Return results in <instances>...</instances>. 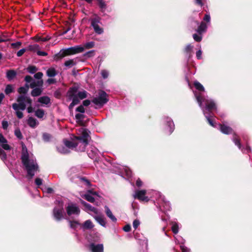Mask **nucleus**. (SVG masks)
I'll use <instances>...</instances> for the list:
<instances>
[{"instance_id":"nucleus-63","label":"nucleus","mask_w":252,"mask_h":252,"mask_svg":"<svg viewBox=\"0 0 252 252\" xmlns=\"http://www.w3.org/2000/svg\"><path fill=\"white\" fill-rule=\"evenodd\" d=\"M125 171H126V175L128 177L131 176V175H132L131 171L129 169L126 168L125 169Z\"/></svg>"},{"instance_id":"nucleus-3","label":"nucleus","mask_w":252,"mask_h":252,"mask_svg":"<svg viewBox=\"0 0 252 252\" xmlns=\"http://www.w3.org/2000/svg\"><path fill=\"white\" fill-rule=\"evenodd\" d=\"M22 163L27 172V178L31 179L39 169L35 158L32 155H29L25 145H22L21 156Z\"/></svg>"},{"instance_id":"nucleus-8","label":"nucleus","mask_w":252,"mask_h":252,"mask_svg":"<svg viewBox=\"0 0 252 252\" xmlns=\"http://www.w3.org/2000/svg\"><path fill=\"white\" fill-rule=\"evenodd\" d=\"M100 18L98 16H94L90 19L91 26L93 28L94 32L97 34H101L103 32V29L100 26Z\"/></svg>"},{"instance_id":"nucleus-57","label":"nucleus","mask_w":252,"mask_h":252,"mask_svg":"<svg viewBox=\"0 0 252 252\" xmlns=\"http://www.w3.org/2000/svg\"><path fill=\"white\" fill-rule=\"evenodd\" d=\"M47 83H48L49 85L55 84L56 83V80L54 78H49L47 79L46 81Z\"/></svg>"},{"instance_id":"nucleus-44","label":"nucleus","mask_w":252,"mask_h":252,"mask_svg":"<svg viewBox=\"0 0 252 252\" xmlns=\"http://www.w3.org/2000/svg\"><path fill=\"white\" fill-rule=\"evenodd\" d=\"M43 139L45 142L49 141L51 139V135L47 133H44L42 135Z\"/></svg>"},{"instance_id":"nucleus-15","label":"nucleus","mask_w":252,"mask_h":252,"mask_svg":"<svg viewBox=\"0 0 252 252\" xmlns=\"http://www.w3.org/2000/svg\"><path fill=\"white\" fill-rule=\"evenodd\" d=\"M81 202L85 207L86 209L88 211H89L93 213L94 214V215H97L98 213V212H99L97 209L92 206L90 204H88L85 201L81 200Z\"/></svg>"},{"instance_id":"nucleus-59","label":"nucleus","mask_w":252,"mask_h":252,"mask_svg":"<svg viewBox=\"0 0 252 252\" xmlns=\"http://www.w3.org/2000/svg\"><path fill=\"white\" fill-rule=\"evenodd\" d=\"M25 80L27 83H31L33 80L31 76L27 75L25 77Z\"/></svg>"},{"instance_id":"nucleus-21","label":"nucleus","mask_w":252,"mask_h":252,"mask_svg":"<svg viewBox=\"0 0 252 252\" xmlns=\"http://www.w3.org/2000/svg\"><path fill=\"white\" fill-rule=\"evenodd\" d=\"M98 153V150L94 147H91L90 149L88 151V155L92 159H93L95 156L97 155Z\"/></svg>"},{"instance_id":"nucleus-34","label":"nucleus","mask_w":252,"mask_h":252,"mask_svg":"<svg viewBox=\"0 0 252 252\" xmlns=\"http://www.w3.org/2000/svg\"><path fill=\"white\" fill-rule=\"evenodd\" d=\"M83 227L86 229H91L94 227V225L92 221L90 220H88L85 221L83 225Z\"/></svg>"},{"instance_id":"nucleus-5","label":"nucleus","mask_w":252,"mask_h":252,"mask_svg":"<svg viewBox=\"0 0 252 252\" xmlns=\"http://www.w3.org/2000/svg\"><path fill=\"white\" fill-rule=\"evenodd\" d=\"M56 204L53 211V217L56 220L60 221L64 218L63 202L57 200Z\"/></svg>"},{"instance_id":"nucleus-39","label":"nucleus","mask_w":252,"mask_h":252,"mask_svg":"<svg viewBox=\"0 0 252 252\" xmlns=\"http://www.w3.org/2000/svg\"><path fill=\"white\" fill-rule=\"evenodd\" d=\"M13 92V87L12 85H7L5 89V93L6 94H9Z\"/></svg>"},{"instance_id":"nucleus-50","label":"nucleus","mask_w":252,"mask_h":252,"mask_svg":"<svg viewBox=\"0 0 252 252\" xmlns=\"http://www.w3.org/2000/svg\"><path fill=\"white\" fill-rule=\"evenodd\" d=\"M140 224V222L139 220L136 219L133 220L132 225H133V228L135 229H136L139 226Z\"/></svg>"},{"instance_id":"nucleus-14","label":"nucleus","mask_w":252,"mask_h":252,"mask_svg":"<svg viewBox=\"0 0 252 252\" xmlns=\"http://www.w3.org/2000/svg\"><path fill=\"white\" fill-rule=\"evenodd\" d=\"M89 249L92 252H103V244H95L91 243L89 245Z\"/></svg>"},{"instance_id":"nucleus-2","label":"nucleus","mask_w":252,"mask_h":252,"mask_svg":"<svg viewBox=\"0 0 252 252\" xmlns=\"http://www.w3.org/2000/svg\"><path fill=\"white\" fill-rule=\"evenodd\" d=\"M194 94L197 101L202 109L208 123L211 126L217 127L218 125L215 124L212 119L213 117V114L212 113V111L216 110L217 108L216 103L213 100L203 97L201 94H197L196 92H194Z\"/></svg>"},{"instance_id":"nucleus-18","label":"nucleus","mask_w":252,"mask_h":252,"mask_svg":"<svg viewBox=\"0 0 252 252\" xmlns=\"http://www.w3.org/2000/svg\"><path fill=\"white\" fill-rule=\"evenodd\" d=\"M218 126L220 131L224 134H228L232 132V129L229 126L220 124H219Z\"/></svg>"},{"instance_id":"nucleus-20","label":"nucleus","mask_w":252,"mask_h":252,"mask_svg":"<svg viewBox=\"0 0 252 252\" xmlns=\"http://www.w3.org/2000/svg\"><path fill=\"white\" fill-rule=\"evenodd\" d=\"M28 125L32 128H35L38 125V122L35 118L30 117L27 120Z\"/></svg>"},{"instance_id":"nucleus-23","label":"nucleus","mask_w":252,"mask_h":252,"mask_svg":"<svg viewBox=\"0 0 252 252\" xmlns=\"http://www.w3.org/2000/svg\"><path fill=\"white\" fill-rule=\"evenodd\" d=\"M17 75L16 72L13 69L9 70L6 72V78L9 81L13 80Z\"/></svg>"},{"instance_id":"nucleus-6","label":"nucleus","mask_w":252,"mask_h":252,"mask_svg":"<svg viewBox=\"0 0 252 252\" xmlns=\"http://www.w3.org/2000/svg\"><path fill=\"white\" fill-rule=\"evenodd\" d=\"M154 193L158 196L157 201L159 209L162 211H170V204L168 201L165 200L164 196L158 192L154 191Z\"/></svg>"},{"instance_id":"nucleus-47","label":"nucleus","mask_w":252,"mask_h":252,"mask_svg":"<svg viewBox=\"0 0 252 252\" xmlns=\"http://www.w3.org/2000/svg\"><path fill=\"white\" fill-rule=\"evenodd\" d=\"M94 43L93 41L89 42L85 44L84 47L86 49H90L94 47Z\"/></svg>"},{"instance_id":"nucleus-32","label":"nucleus","mask_w":252,"mask_h":252,"mask_svg":"<svg viewBox=\"0 0 252 252\" xmlns=\"http://www.w3.org/2000/svg\"><path fill=\"white\" fill-rule=\"evenodd\" d=\"M77 96L78 97V98L80 99H83L84 98H85L87 96V92L86 91H79L78 92V90L77 91Z\"/></svg>"},{"instance_id":"nucleus-43","label":"nucleus","mask_w":252,"mask_h":252,"mask_svg":"<svg viewBox=\"0 0 252 252\" xmlns=\"http://www.w3.org/2000/svg\"><path fill=\"white\" fill-rule=\"evenodd\" d=\"M22 45V42L20 41H17L15 43H12L11 46L14 49H19Z\"/></svg>"},{"instance_id":"nucleus-46","label":"nucleus","mask_w":252,"mask_h":252,"mask_svg":"<svg viewBox=\"0 0 252 252\" xmlns=\"http://www.w3.org/2000/svg\"><path fill=\"white\" fill-rule=\"evenodd\" d=\"M101 75L103 78L106 79L109 76V72L107 70H102L101 71Z\"/></svg>"},{"instance_id":"nucleus-55","label":"nucleus","mask_w":252,"mask_h":252,"mask_svg":"<svg viewBox=\"0 0 252 252\" xmlns=\"http://www.w3.org/2000/svg\"><path fill=\"white\" fill-rule=\"evenodd\" d=\"M76 111L82 113H84L85 112V109L83 106L80 105L76 108Z\"/></svg>"},{"instance_id":"nucleus-28","label":"nucleus","mask_w":252,"mask_h":252,"mask_svg":"<svg viewBox=\"0 0 252 252\" xmlns=\"http://www.w3.org/2000/svg\"><path fill=\"white\" fill-rule=\"evenodd\" d=\"M38 102L47 105L50 103V99L46 96H41L38 99Z\"/></svg>"},{"instance_id":"nucleus-4","label":"nucleus","mask_w":252,"mask_h":252,"mask_svg":"<svg viewBox=\"0 0 252 252\" xmlns=\"http://www.w3.org/2000/svg\"><path fill=\"white\" fill-rule=\"evenodd\" d=\"M17 103L12 105V108L15 110V114L19 119L23 117V113L21 111L25 110L28 105H32V100L27 95H19L17 98Z\"/></svg>"},{"instance_id":"nucleus-11","label":"nucleus","mask_w":252,"mask_h":252,"mask_svg":"<svg viewBox=\"0 0 252 252\" xmlns=\"http://www.w3.org/2000/svg\"><path fill=\"white\" fill-rule=\"evenodd\" d=\"M66 212L68 216L78 215L80 213V209L76 205L70 203L66 208Z\"/></svg>"},{"instance_id":"nucleus-52","label":"nucleus","mask_w":252,"mask_h":252,"mask_svg":"<svg viewBox=\"0 0 252 252\" xmlns=\"http://www.w3.org/2000/svg\"><path fill=\"white\" fill-rule=\"evenodd\" d=\"M2 124V127L3 129L6 130L7 129L8 126V122L5 120H3L1 123Z\"/></svg>"},{"instance_id":"nucleus-45","label":"nucleus","mask_w":252,"mask_h":252,"mask_svg":"<svg viewBox=\"0 0 252 252\" xmlns=\"http://www.w3.org/2000/svg\"><path fill=\"white\" fill-rule=\"evenodd\" d=\"M0 158L3 161H4L6 159V153L0 148Z\"/></svg>"},{"instance_id":"nucleus-61","label":"nucleus","mask_w":252,"mask_h":252,"mask_svg":"<svg viewBox=\"0 0 252 252\" xmlns=\"http://www.w3.org/2000/svg\"><path fill=\"white\" fill-rule=\"evenodd\" d=\"M43 191H46L48 193H52L53 192V189L51 188H47L43 189Z\"/></svg>"},{"instance_id":"nucleus-53","label":"nucleus","mask_w":252,"mask_h":252,"mask_svg":"<svg viewBox=\"0 0 252 252\" xmlns=\"http://www.w3.org/2000/svg\"><path fill=\"white\" fill-rule=\"evenodd\" d=\"M26 50H27V49L25 48H23L22 49H20L17 53V57H19L22 56L24 54V53L26 52Z\"/></svg>"},{"instance_id":"nucleus-56","label":"nucleus","mask_w":252,"mask_h":252,"mask_svg":"<svg viewBox=\"0 0 252 252\" xmlns=\"http://www.w3.org/2000/svg\"><path fill=\"white\" fill-rule=\"evenodd\" d=\"M35 183L37 186H39L42 184V180L40 178H37L35 180Z\"/></svg>"},{"instance_id":"nucleus-31","label":"nucleus","mask_w":252,"mask_h":252,"mask_svg":"<svg viewBox=\"0 0 252 252\" xmlns=\"http://www.w3.org/2000/svg\"><path fill=\"white\" fill-rule=\"evenodd\" d=\"M76 64V62L75 59H71L66 61L64 63V65L68 68L71 67Z\"/></svg>"},{"instance_id":"nucleus-9","label":"nucleus","mask_w":252,"mask_h":252,"mask_svg":"<svg viewBox=\"0 0 252 252\" xmlns=\"http://www.w3.org/2000/svg\"><path fill=\"white\" fill-rule=\"evenodd\" d=\"M77 88L76 87L71 88L68 91L67 95L70 100L74 104L76 105L79 102V98L77 96Z\"/></svg>"},{"instance_id":"nucleus-16","label":"nucleus","mask_w":252,"mask_h":252,"mask_svg":"<svg viewBox=\"0 0 252 252\" xmlns=\"http://www.w3.org/2000/svg\"><path fill=\"white\" fill-rule=\"evenodd\" d=\"M164 121L166 123L169 128L168 133L170 134L174 129V124L171 118L168 117L164 118Z\"/></svg>"},{"instance_id":"nucleus-12","label":"nucleus","mask_w":252,"mask_h":252,"mask_svg":"<svg viewBox=\"0 0 252 252\" xmlns=\"http://www.w3.org/2000/svg\"><path fill=\"white\" fill-rule=\"evenodd\" d=\"M232 141L235 143V144L238 146V148L243 153H249L251 151V148L248 146H246V148L245 149H242L241 145L240 144V139L238 138L236 134H234L232 138Z\"/></svg>"},{"instance_id":"nucleus-27","label":"nucleus","mask_w":252,"mask_h":252,"mask_svg":"<svg viewBox=\"0 0 252 252\" xmlns=\"http://www.w3.org/2000/svg\"><path fill=\"white\" fill-rule=\"evenodd\" d=\"M46 74L49 77H53L57 74V72L54 68L50 67L47 70Z\"/></svg>"},{"instance_id":"nucleus-33","label":"nucleus","mask_w":252,"mask_h":252,"mask_svg":"<svg viewBox=\"0 0 252 252\" xmlns=\"http://www.w3.org/2000/svg\"><path fill=\"white\" fill-rule=\"evenodd\" d=\"M39 46L37 44L30 45L27 47V50L31 51L32 52H36L39 49Z\"/></svg>"},{"instance_id":"nucleus-37","label":"nucleus","mask_w":252,"mask_h":252,"mask_svg":"<svg viewBox=\"0 0 252 252\" xmlns=\"http://www.w3.org/2000/svg\"><path fill=\"white\" fill-rule=\"evenodd\" d=\"M172 224V232L176 234L178 233L179 232V226H178V224L177 222H172L171 223Z\"/></svg>"},{"instance_id":"nucleus-48","label":"nucleus","mask_w":252,"mask_h":252,"mask_svg":"<svg viewBox=\"0 0 252 252\" xmlns=\"http://www.w3.org/2000/svg\"><path fill=\"white\" fill-rule=\"evenodd\" d=\"M98 1V5L101 9H105L106 7V4L103 0H97Z\"/></svg>"},{"instance_id":"nucleus-24","label":"nucleus","mask_w":252,"mask_h":252,"mask_svg":"<svg viewBox=\"0 0 252 252\" xmlns=\"http://www.w3.org/2000/svg\"><path fill=\"white\" fill-rule=\"evenodd\" d=\"M72 54L81 53L84 51V47L82 46H76L70 48Z\"/></svg>"},{"instance_id":"nucleus-30","label":"nucleus","mask_w":252,"mask_h":252,"mask_svg":"<svg viewBox=\"0 0 252 252\" xmlns=\"http://www.w3.org/2000/svg\"><path fill=\"white\" fill-rule=\"evenodd\" d=\"M42 91V90L41 88H34L32 90V91L31 92V94L32 96H34V97L37 96L41 94Z\"/></svg>"},{"instance_id":"nucleus-38","label":"nucleus","mask_w":252,"mask_h":252,"mask_svg":"<svg viewBox=\"0 0 252 252\" xmlns=\"http://www.w3.org/2000/svg\"><path fill=\"white\" fill-rule=\"evenodd\" d=\"M27 70L30 73L34 74L37 71V68L33 65H30L27 67Z\"/></svg>"},{"instance_id":"nucleus-42","label":"nucleus","mask_w":252,"mask_h":252,"mask_svg":"<svg viewBox=\"0 0 252 252\" xmlns=\"http://www.w3.org/2000/svg\"><path fill=\"white\" fill-rule=\"evenodd\" d=\"M14 134L18 139H22L23 138V135L19 128H17L15 130Z\"/></svg>"},{"instance_id":"nucleus-17","label":"nucleus","mask_w":252,"mask_h":252,"mask_svg":"<svg viewBox=\"0 0 252 252\" xmlns=\"http://www.w3.org/2000/svg\"><path fill=\"white\" fill-rule=\"evenodd\" d=\"M104 208L105 212L107 217H108L112 221L116 222L117 220V218L113 215L109 208L107 206H105Z\"/></svg>"},{"instance_id":"nucleus-51","label":"nucleus","mask_w":252,"mask_h":252,"mask_svg":"<svg viewBox=\"0 0 252 252\" xmlns=\"http://www.w3.org/2000/svg\"><path fill=\"white\" fill-rule=\"evenodd\" d=\"M84 118V115L80 114V113H77L75 115V118L77 120V122L81 121Z\"/></svg>"},{"instance_id":"nucleus-64","label":"nucleus","mask_w":252,"mask_h":252,"mask_svg":"<svg viewBox=\"0 0 252 252\" xmlns=\"http://www.w3.org/2000/svg\"><path fill=\"white\" fill-rule=\"evenodd\" d=\"M201 55H202V51H201V50H199L198 51H197L196 53V57L197 58V59H201L202 57H201Z\"/></svg>"},{"instance_id":"nucleus-40","label":"nucleus","mask_w":252,"mask_h":252,"mask_svg":"<svg viewBox=\"0 0 252 252\" xmlns=\"http://www.w3.org/2000/svg\"><path fill=\"white\" fill-rule=\"evenodd\" d=\"M70 226L71 228L76 229L79 225H80V223L77 221H69Z\"/></svg>"},{"instance_id":"nucleus-29","label":"nucleus","mask_w":252,"mask_h":252,"mask_svg":"<svg viewBox=\"0 0 252 252\" xmlns=\"http://www.w3.org/2000/svg\"><path fill=\"white\" fill-rule=\"evenodd\" d=\"M93 193L92 192L89 191L87 193L84 194L83 197L86 199L87 201L90 202H94V198L93 197Z\"/></svg>"},{"instance_id":"nucleus-60","label":"nucleus","mask_w":252,"mask_h":252,"mask_svg":"<svg viewBox=\"0 0 252 252\" xmlns=\"http://www.w3.org/2000/svg\"><path fill=\"white\" fill-rule=\"evenodd\" d=\"M180 248L182 252H190V250L183 245L180 246Z\"/></svg>"},{"instance_id":"nucleus-19","label":"nucleus","mask_w":252,"mask_h":252,"mask_svg":"<svg viewBox=\"0 0 252 252\" xmlns=\"http://www.w3.org/2000/svg\"><path fill=\"white\" fill-rule=\"evenodd\" d=\"M6 139L3 137L2 134L0 133V144L1 147L5 150H10V147L9 145L7 144Z\"/></svg>"},{"instance_id":"nucleus-13","label":"nucleus","mask_w":252,"mask_h":252,"mask_svg":"<svg viewBox=\"0 0 252 252\" xmlns=\"http://www.w3.org/2000/svg\"><path fill=\"white\" fill-rule=\"evenodd\" d=\"M92 216L100 225L104 227L106 226V219L99 212L97 215H93L92 214Z\"/></svg>"},{"instance_id":"nucleus-35","label":"nucleus","mask_w":252,"mask_h":252,"mask_svg":"<svg viewBox=\"0 0 252 252\" xmlns=\"http://www.w3.org/2000/svg\"><path fill=\"white\" fill-rule=\"evenodd\" d=\"M44 114V111L41 109H38L35 111V116L38 118H42Z\"/></svg>"},{"instance_id":"nucleus-26","label":"nucleus","mask_w":252,"mask_h":252,"mask_svg":"<svg viewBox=\"0 0 252 252\" xmlns=\"http://www.w3.org/2000/svg\"><path fill=\"white\" fill-rule=\"evenodd\" d=\"M43 81L42 80H38L37 81H35L34 80H32L30 84L29 87L31 88L34 89L36 87H41L43 85Z\"/></svg>"},{"instance_id":"nucleus-1","label":"nucleus","mask_w":252,"mask_h":252,"mask_svg":"<svg viewBox=\"0 0 252 252\" xmlns=\"http://www.w3.org/2000/svg\"><path fill=\"white\" fill-rule=\"evenodd\" d=\"M90 131L84 127H80L77 130V136H74L73 141L64 140V146L61 145L57 147V150L61 154L69 153V149L76 148L78 151H84L86 146L91 137Z\"/></svg>"},{"instance_id":"nucleus-10","label":"nucleus","mask_w":252,"mask_h":252,"mask_svg":"<svg viewBox=\"0 0 252 252\" xmlns=\"http://www.w3.org/2000/svg\"><path fill=\"white\" fill-rule=\"evenodd\" d=\"M146 190L144 189L137 190L135 191L133 196L135 199L136 198L140 201L148 202L149 199L148 196H146Z\"/></svg>"},{"instance_id":"nucleus-62","label":"nucleus","mask_w":252,"mask_h":252,"mask_svg":"<svg viewBox=\"0 0 252 252\" xmlns=\"http://www.w3.org/2000/svg\"><path fill=\"white\" fill-rule=\"evenodd\" d=\"M131 229V226L129 224H127L126 225H125L124 228H123V230L125 231V232H129Z\"/></svg>"},{"instance_id":"nucleus-58","label":"nucleus","mask_w":252,"mask_h":252,"mask_svg":"<svg viewBox=\"0 0 252 252\" xmlns=\"http://www.w3.org/2000/svg\"><path fill=\"white\" fill-rule=\"evenodd\" d=\"M37 55L39 56H46L48 54L46 52L37 50Z\"/></svg>"},{"instance_id":"nucleus-41","label":"nucleus","mask_w":252,"mask_h":252,"mask_svg":"<svg viewBox=\"0 0 252 252\" xmlns=\"http://www.w3.org/2000/svg\"><path fill=\"white\" fill-rule=\"evenodd\" d=\"M65 56L64 53H59L58 54H56L54 57V60L57 61L59 60H61Z\"/></svg>"},{"instance_id":"nucleus-25","label":"nucleus","mask_w":252,"mask_h":252,"mask_svg":"<svg viewBox=\"0 0 252 252\" xmlns=\"http://www.w3.org/2000/svg\"><path fill=\"white\" fill-rule=\"evenodd\" d=\"M29 88V86L26 84L25 86L20 87L18 90V92L20 95H26Z\"/></svg>"},{"instance_id":"nucleus-22","label":"nucleus","mask_w":252,"mask_h":252,"mask_svg":"<svg viewBox=\"0 0 252 252\" xmlns=\"http://www.w3.org/2000/svg\"><path fill=\"white\" fill-rule=\"evenodd\" d=\"M207 28L206 24L204 22H201L198 28L196 30V31L199 34L201 35L203 32H206Z\"/></svg>"},{"instance_id":"nucleus-54","label":"nucleus","mask_w":252,"mask_h":252,"mask_svg":"<svg viewBox=\"0 0 252 252\" xmlns=\"http://www.w3.org/2000/svg\"><path fill=\"white\" fill-rule=\"evenodd\" d=\"M43 76V73L41 72H38L34 75V77L35 79H40Z\"/></svg>"},{"instance_id":"nucleus-49","label":"nucleus","mask_w":252,"mask_h":252,"mask_svg":"<svg viewBox=\"0 0 252 252\" xmlns=\"http://www.w3.org/2000/svg\"><path fill=\"white\" fill-rule=\"evenodd\" d=\"M194 40L197 42H200L202 40V36L200 34L198 35L196 33L193 34Z\"/></svg>"},{"instance_id":"nucleus-7","label":"nucleus","mask_w":252,"mask_h":252,"mask_svg":"<svg viewBox=\"0 0 252 252\" xmlns=\"http://www.w3.org/2000/svg\"><path fill=\"white\" fill-rule=\"evenodd\" d=\"M108 101L107 94L103 91H100L98 93L97 97L94 98L92 102L99 107H102Z\"/></svg>"},{"instance_id":"nucleus-36","label":"nucleus","mask_w":252,"mask_h":252,"mask_svg":"<svg viewBox=\"0 0 252 252\" xmlns=\"http://www.w3.org/2000/svg\"><path fill=\"white\" fill-rule=\"evenodd\" d=\"M194 86L195 88L198 91L201 92H204L205 89L204 87L198 81H194Z\"/></svg>"}]
</instances>
